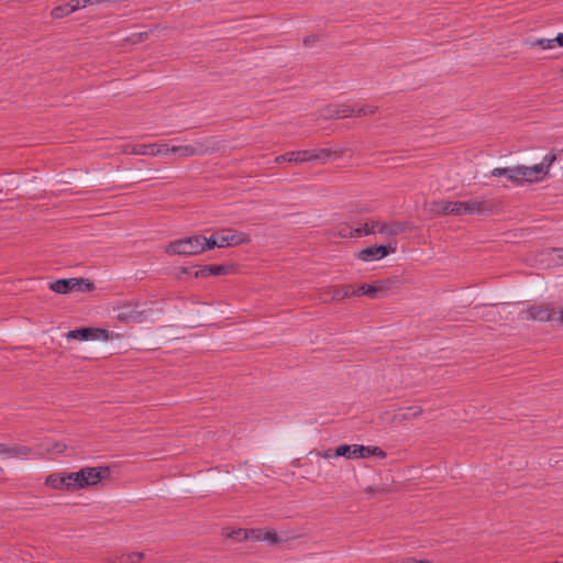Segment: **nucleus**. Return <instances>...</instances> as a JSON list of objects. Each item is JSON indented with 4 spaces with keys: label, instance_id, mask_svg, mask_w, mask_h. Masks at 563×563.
Instances as JSON below:
<instances>
[{
    "label": "nucleus",
    "instance_id": "9d476101",
    "mask_svg": "<svg viewBox=\"0 0 563 563\" xmlns=\"http://www.w3.org/2000/svg\"><path fill=\"white\" fill-rule=\"evenodd\" d=\"M206 153L205 146L200 142H196L195 144L188 145H175L168 146L164 143L163 155H177L179 157H189L195 155H201Z\"/></svg>",
    "mask_w": 563,
    "mask_h": 563
},
{
    "label": "nucleus",
    "instance_id": "6ab92c4d",
    "mask_svg": "<svg viewBox=\"0 0 563 563\" xmlns=\"http://www.w3.org/2000/svg\"><path fill=\"white\" fill-rule=\"evenodd\" d=\"M490 176L505 177L512 184H519L518 165L511 167H496L490 172Z\"/></svg>",
    "mask_w": 563,
    "mask_h": 563
},
{
    "label": "nucleus",
    "instance_id": "f3484780",
    "mask_svg": "<svg viewBox=\"0 0 563 563\" xmlns=\"http://www.w3.org/2000/svg\"><path fill=\"white\" fill-rule=\"evenodd\" d=\"M356 107L351 106H330L327 109L325 113H322L321 115L324 119H339V118H350V117H356Z\"/></svg>",
    "mask_w": 563,
    "mask_h": 563
},
{
    "label": "nucleus",
    "instance_id": "e433bc0d",
    "mask_svg": "<svg viewBox=\"0 0 563 563\" xmlns=\"http://www.w3.org/2000/svg\"><path fill=\"white\" fill-rule=\"evenodd\" d=\"M7 444L0 443V454L5 456L7 453Z\"/></svg>",
    "mask_w": 563,
    "mask_h": 563
},
{
    "label": "nucleus",
    "instance_id": "aec40b11",
    "mask_svg": "<svg viewBox=\"0 0 563 563\" xmlns=\"http://www.w3.org/2000/svg\"><path fill=\"white\" fill-rule=\"evenodd\" d=\"M228 273V267L224 265H205L195 273L196 277H209V276H220Z\"/></svg>",
    "mask_w": 563,
    "mask_h": 563
},
{
    "label": "nucleus",
    "instance_id": "393cba45",
    "mask_svg": "<svg viewBox=\"0 0 563 563\" xmlns=\"http://www.w3.org/2000/svg\"><path fill=\"white\" fill-rule=\"evenodd\" d=\"M31 454L32 449L26 445H8L5 457L26 459Z\"/></svg>",
    "mask_w": 563,
    "mask_h": 563
},
{
    "label": "nucleus",
    "instance_id": "c85d7f7f",
    "mask_svg": "<svg viewBox=\"0 0 563 563\" xmlns=\"http://www.w3.org/2000/svg\"><path fill=\"white\" fill-rule=\"evenodd\" d=\"M422 413V408L419 406H411L406 408V411L401 415L402 419L416 418Z\"/></svg>",
    "mask_w": 563,
    "mask_h": 563
},
{
    "label": "nucleus",
    "instance_id": "dca6fc26",
    "mask_svg": "<svg viewBox=\"0 0 563 563\" xmlns=\"http://www.w3.org/2000/svg\"><path fill=\"white\" fill-rule=\"evenodd\" d=\"M455 206V216L462 214H478L482 213L485 209V203L478 200H470V201H454Z\"/></svg>",
    "mask_w": 563,
    "mask_h": 563
},
{
    "label": "nucleus",
    "instance_id": "a878e982",
    "mask_svg": "<svg viewBox=\"0 0 563 563\" xmlns=\"http://www.w3.org/2000/svg\"><path fill=\"white\" fill-rule=\"evenodd\" d=\"M531 47L538 46L541 49H552L555 47V43L553 38H539V40H530L527 42Z\"/></svg>",
    "mask_w": 563,
    "mask_h": 563
},
{
    "label": "nucleus",
    "instance_id": "f257e3e1",
    "mask_svg": "<svg viewBox=\"0 0 563 563\" xmlns=\"http://www.w3.org/2000/svg\"><path fill=\"white\" fill-rule=\"evenodd\" d=\"M110 475L108 467H84L78 472L67 473V490H79L97 485Z\"/></svg>",
    "mask_w": 563,
    "mask_h": 563
},
{
    "label": "nucleus",
    "instance_id": "2eb2a0df",
    "mask_svg": "<svg viewBox=\"0 0 563 563\" xmlns=\"http://www.w3.org/2000/svg\"><path fill=\"white\" fill-rule=\"evenodd\" d=\"M106 335V330L98 328H81L67 332L66 338L68 340L89 341L97 340Z\"/></svg>",
    "mask_w": 563,
    "mask_h": 563
},
{
    "label": "nucleus",
    "instance_id": "5701e85b",
    "mask_svg": "<svg viewBox=\"0 0 563 563\" xmlns=\"http://www.w3.org/2000/svg\"><path fill=\"white\" fill-rule=\"evenodd\" d=\"M251 534L253 540H264L272 544L280 542V537L273 530L252 529Z\"/></svg>",
    "mask_w": 563,
    "mask_h": 563
},
{
    "label": "nucleus",
    "instance_id": "b1692460",
    "mask_svg": "<svg viewBox=\"0 0 563 563\" xmlns=\"http://www.w3.org/2000/svg\"><path fill=\"white\" fill-rule=\"evenodd\" d=\"M383 290V285L380 283L375 284H362L355 289V295H364L369 298H377L378 292Z\"/></svg>",
    "mask_w": 563,
    "mask_h": 563
},
{
    "label": "nucleus",
    "instance_id": "f8f14e48",
    "mask_svg": "<svg viewBox=\"0 0 563 563\" xmlns=\"http://www.w3.org/2000/svg\"><path fill=\"white\" fill-rule=\"evenodd\" d=\"M395 252L393 246L372 245L358 252L357 257L363 262H373L384 258Z\"/></svg>",
    "mask_w": 563,
    "mask_h": 563
},
{
    "label": "nucleus",
    "instance_id": "0eeeda50",
    "mask_svg": "<svg viewBox=\"0 0 563 563\" xmlns=\"http://www.w3.org/2000/svg\"><path fill=\"white\" fill-rule=\"evenodd\" d=\"M115 319L124 323H142L147 320L150 310L140 309L137 305L124 303L114 308Z\"/></svg>",
    "mask_w": 563,
    "mask_h": 563
},
{
    "label": "nucleus",
    "instance_id": "2f4dec72",
    "mask_svg": "<svg viewBox=\"0 0 563 563\" xmlns=\"http://www.w3.org/2000/svg\"><path fill=\"white\" fill-rule=\"evenodd\" d=\"M552 254H553V257H552L553 262L556 265H562L563 264V247L553 249Z\"/></svg>",
    "mask_w": 563,
    "mask_h": 563
},
{
    "label": "nucleus",
    "instance_id": "ddd939ff",
    "mask_svg": "<svg viewBox=\"0 0 563 563\" xmlns=\"http://www.w3.org/2000/svg\"><path fill=\"white\" fill-rule=\"evenodd\" d=\"M355 295V288L351 285L330 286L322 292L323 301H339Z\"/></svg>",
    "mask_w": 563,
    "mask_h": 563
},
{
    "label": "nucleus",
    "instance_id": "4c0bfd02",
    "mask_svg": "<svg viewBox=\"0 0 563 563\" xmlns=\"http://www.w3.org/2000/svg\"><path fill=\"white\" fill-rule=\"evenodd\" d=\"M309 42H310L309 37L305 38V44H308Z\"/></svg>",
    "mask_w": 563,
    "mask_h": 563
},
{
    "label": "nucleus",
    "instance_id": "72a5a7b5",
    "mask_svg": "<svg viewBox=\"0 0 563 563\" xmlns=\"http://www.w3.org/2000/svg\"><path fill=\"white\" fill-rule=\"evenodd\" d=\"M355 233V229H351L349 227L342 229L339 234L342 238H358L357 235H353Z\"/></svg>",
    "mask_w": 563,
    "mask_h": 563
},
{
    "label": "nucleus",
    "instance_id": "f704fd0d",
    "mask_svg": "<svg viewBox=\"0 0 563 563\" xmlns=\"http://www.w3.org/2000/svg\"><path fill=\"white\" fill-rule=\"evenodd\" d=\"M555 46H563V34H559L554 38Z\"/></svg>",
    "mask_w": 563,
    "mask_h": 563
},
{
    "label": "nucleus",
    "instance_id": "39448f33",
    "mask_svg": "<svg viewBox=\"0 0 563 563\" xmlns=\"http://www.w3.org/2000/svg\"><path fill=\"white\" fill-rule=\"evenodd\" d=\"M208 242L209 250H211L213 247H229L247 244L251 242V238L247 233L227 229L208 238Z\"/></svg>",
    "mask_w": 563,
    "mask_h": 563
},
{
    "label": "nucleus",
    "instance_id": "423d86ee",
    "mask_svg": "<svg viewBox=\"0 0 563 563\" xmlns=\"http://www.w3.org/2000/svg\"><path fill=\"white\" fill-rule=\"evenodd\" d=\"M93 288V284L85 278L57 279L49 284L52 291L63 295L71 291H91Z\"/></svg>",
    "mask_w": 563,
    "mask_h": 563
},
{
    "label": "nucleus",
    "instance_id": "cd10ccee",
    "mask_svg": "<svg viewBox=\"0 0 563 563\" xmlns=\"http://www.w3.org/2000/svg\"><path fill=\"white\" fill-rule=\"evenodd\" d=\"M558 159V156L554 152L548 153L543 159L538 164L543 169V174L545 176L549 174V168L552 166V164Z\"/></svg>",
    "mask_w": 563,
    "mask_h": 563
},
{
    "label": "nucleus",
    "instance_id": "c9c22d12",
    "mask_svg": "<svg viewBox=\"0 0 563 563\" xmlns=\"http://www.w3.org/2000/svg\"><path fill=\"white\" fill-rule=\"evenodd\" d=\"M563 324V308L556 311L555 320Z\"/></svg>",
    "mask_w": 563,
    "mask_h": 563
},
{
    "label": "nucleus",
    "instance_id": "7ed1b4c3",
    "mask_svg": "<svg viewBox=\"0 0 563 563\" xmlns=\"http://www.w3.org/2000/svg\"><path fill=\"white\" fill-rule=\"evenodd\" d=\"M405 230V224L397 221L382 222L371 220L365 222L363 225L355 228L353 235L366 236L371 234H380L384 236H395Z\"/></svg>",
    "mask_w": 563,
    "mask_h": 563
},
{
    "label": "nucleus",
    "instance_id": "c756f323",
    "mask_svg": "<svg viewBox=\"0 0 563 563\" xmlns=\"http://www.w3.org/2000/svg\"><path fill=\"white\" fill-rule=\"evenodd\" d=\"M356 117H365L374 114L377 111V107L374 106H363L356 107Z\"/></svg>",
    "mask_w": 563,
    "mask_h": 563
},
{
    "label": "nucleus",
    "instance_id": "4be33fe9",
    "mask_svg": "<svg viewBox=\"0 0 563 563\" xmlns=\"http://www.w3.org/2000/svg\"><path fill=\"white\" fill-rule=\"evenodd\" d=\"M67 473H54L46 477L45 485L53 489H67Z\"/></svg>",
    "mask_w": 563,
    "mask_h": 563
},
{
    "label": "nucleus",
    "instance_id": "f03ea898",
    "mask_svg": "<svg viewBox=\"0 0 563 563\" xmlns=\"http://www.w3.org/2000/svg\"><path fill=\"white\" fill-rule=\"evenodd\" d=\"M209 250L208 238L203 235H191L185 239L170 242L166 252L177 255H197Z\"/></svg>",
    "mask_w": 563,
    "mask_h": 563
},
{
    "label": "nucleus",
    "instance_id": "1a4fd4ad",
    "mask_svg": "<svg viewBox=\"0 0 563 563\" xmlns=\"http://www.w3.org/2000/svg\"><path fill=\"white\" fill-rule=\"evenodd\" d=\"M522 319L533 321H554L556 310L547 305L531 306L521 312Z\"/></svg>",
    "mask_w": 563,
    "mask_h": 563
},
{
    "label": "nucleus",
    "instance_id": "20e7f679",
    "mask_svg": "<svg viewBox=\"0 0 563 563\" xmlns=\"http://www.w3.org/2000/svg\"><path fill=\"white\" fill-rule=\"evenodd\" d=\"M335 456H343L350 460L368 459L377 456L379 459L386 457V453L378 446H365L361 444H342L335 449Z\"/></svg>",
    "mask_w": 563,
    "mask_h": 563
},
{
    "label": "nucleus",
    "instance_id": "a211bd4d",
    "mask_svg": "<svg viewBox=\"0 0 563 563\" xmlns=\"http://www.w3.org/2000/svg\"><path fill=\"white\" fill-rule=\"evenodd\" d=\"M80 8H82V5L79 0H70L68 3L55 7L52 10L51 15L53 19H62L77 11Z\"/></svg>",
    "mask_w": 563,
    "mask_h": 563
},
{
    "label": "nucleus",
    "instance_id": "7c9ffc66",
    "mask_svg": "<svg viewBox=\"0 0 563 563\" xmlns=\"http://www.w3.org/2000/svg\"><path fill=\"white\" fill-rule=\"evenodd\" d=\"M231 538L235 539V540H247V539H252V534H251V530H245V529H239V530H235L233 531L231 534H230Z\"/></svg>",
    "mask_w": 563,
    "mask_h": 563
},
{
    "label": "nucleus",
    "instance_id": "412c9836",
    "mask_svg": "<svg viewBox=\"0 0 563 563\" xmlns=\"http://www.w3.org/2000/svg\"><path fill=\"white\" fill-rule=\"evenodd\" d=\"M430 211L435 214H455L454 201L439 200L430 205Z\"/></svg>",
    "mask_w": 563,
    "mask_h": 563
},
{
    "label": "nucleus",
    "instance_id": "473e14b6",
    "mask_svg": "<svg viewBox=\"0 0 563 563\" xmlns=\"http://www.w3.org/2000/svg\"><path fill=\"white\" fill-rule=\"evenodd\" d=\"M66 449V445L59 442H54L52 445L47 446L48 452L53 453H63Z\"/></svg>",
    "mask_w": 563,
    "mask_h": 563
},
{
    "label": "nucleus",
    "instance_id": "4468645a",
    "mask_svg": "<svg viewBox=\"0 0 563 563\" xmlns=\"http://www.w3.org/2000/svg\"><path fill=\"white\" fill-rule=\"evenodd\" d=\"M518 174H519V184L527 183H536L545 178V174H543L542 167L538 164L533 166H525L518 165Z\"/></svg>",
    "mask_w": 563,
    "mask_h": 563
},
{
    "label": "nucleus",
    "instance_id": "6e6552de",
    "mask_svg": "<svg viewBox=\"0 0 563 563\" xmlns=\"http://www.w3.org/2000/svg\"><path fill=\"white\" fill-rule=\"evenodd\" d=\"M329 156V151L327 150H320L318 152L309 151V150H302V151H292L285 153L283 155L275 157V163L280 164L283 162L288 163H295V164H301L312 161H318L321 157Z\"/></svg>",
    "mask_w": 563,
    "mask_h": 563
},
{
    "label": "nucleus",
    "instance_id": "9b49d317",
    "mask_svg": "<svg viewBox=\"0 0 563 563\" xmlns=\"http://www.w3.org/2000/svg\"><path fill=\"white\" fill-rule=\"evenodd\" d=\"M164 143L150 144H128L124 146V153L143 156L163 155Z\"/></svg>",
    "mask_w": 563,
    "mask_h": 563
},
{
    "label": "nucleus",
    "instance_id": "bb28decb",
    "mask_svg": "<svg viewBox=\"0 0 563 563\" xmlns=\"http://www.w3.org/2000/svg\"><path fill=\"white\" fill-rule=\"evenodd\" d=\"M143 556L144 554L142 552H131L120 555L117 563H137Z\"/></svg>",
    "mask_w": 563,
    "mask_h": 563
}]
</instances>
